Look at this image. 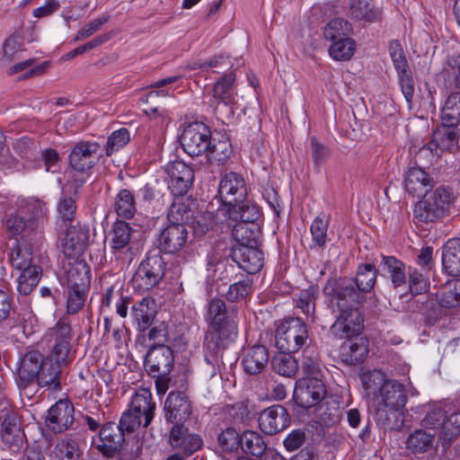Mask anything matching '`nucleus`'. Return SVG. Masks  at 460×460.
<instances>
[{
    "label": "nucleus",
    "mask_w": 460,
    "mask_h": 460,
    "mask_svg": "<svg viewBox=\"0 0 460 460\" xmlns=\"http://www.w3.org/2000/svg\"><path fill=\"white\" fill-rule=\"evenodd\" d=\"M323 293L327 308L336 317L330 328L332 334L338 339L359 335L364 325L358 305L364 302V296L356 291L354 282L346 279H330Z\"/></svg>",
    "instance_id": "obj_1"
},
{
    "label": "nucleus",
    "mask_w": 460,
    "mask_h": 460,
    "mask_svg": "<svg viewBox=\"0 0 460 460\" xmlns=\"http://www.w3.org/2000/svg\"><path fill=\"white\" fill-rule=\"evenodd\" d=\"M205 319L208 330L205 336V347L215 349L218 346H228L238 336L237 312L227 307L220 298L211 299L207 306Z\"/></svg>",
    "instance_id": "obj_2"
},
{
    "label": "nucleus",
    "mask_w": 460,
    "mask_h": 460,
    "mask_svg": "<svg viewBox=\"0 0 460 460\" xmlns=\"http://www.w3.org/2000/svg\"><path fill=\"white\" fill-rule=\"evenodd\" d=\"M456 199L457 196L451 187L440 185L414 204L412 218L425 225L442 222L452 213Z\"/></svg>",
    "instance_id": "obj_3"
},
{
    "label": "nucleus",
    "mask_w": 460,
    "mask_h": 460,
    "mask_svg": "<svg viewBox=\"0 0 460 460\" xmlns=\"http://www.w3.org/2000/svg\"><path fill=\"white\" fill-rule=\"evenodd\" d=\"M376 419L385 429H397L403 422L402 411L408 397L405 386L394 379H388L376 398Z\"/></svg>",
    "instance_id": "obj_4"
},
{
    "label": "nucleus",
    "mask_w": 460,
    "mask_h": 460,
    "mask_svg": "<svg viewBox=\"0 0 460 460\" xmlns=\"http://www.w3.org/2000/svg\"><path fill=\"white\" fill-rule=\"evenodd\" d=\"M421 426L438 432V441L447 449L460 433V412L448 414L441 406L433 405L422 419Z\"/></svg>",
    "instance_id": "obj_5"
},
{
    "label": "nucleus",
    "mask_w": 460,
    "mask_h": 460,
    "mask_svg": "<svg viewBox=\"0 0 460 460\" xmlns=\"http://www.w3.org/2000/svg\"><path fill=\"white\" fill-rule=\"evenodd\" d=\"M307 340V325L299 317L286 318L277 325L275 345L281 352H296Z\"/></svg>",
    "instance_id": "obj_6"
},
{
    "label": "nucleus",
    "mask_w": 460,
    "mask_h": 460,
    "mask_svg": "<svg viewBox=\"0 0 460 460\" xmlns=\"http://www.w3.org/2000/svg\"><path fill=\"white\" fill-rule=\"evenodd\" d=\"M155 411V403L152 401V395L148 391L137 393L132 397L130 408L124 412L117 424L120 430L128 433L133 432L141 424V418H145L144 427H147L153 420Z\"/></svg>",
    "instance_id": "obj_7"
},
{
    "label": "nucleus",
    "mask_w": 460,
    "mask_h": 460,
    "mask_svg": "<svg viewBox=\"0 0 460 460\" xmlns=\"http://www.w3.org/2000/svg\"><path fill=\"white\" fill-rule=\"evenodd\" d=\"M165 269V262L159 252L148 253L132 278L134 288L139 292L152 289L164 278Z\"/></svg>",
    "instance_id": "obj_8"
},
{
    "label": "nucleus",
    "mask_w": 460,
    "mask_h": 460,
    "mask_svg": "<svg viewBox=\"0 0 460 460\" xmlns=\"http://www.w3.org/2000/svg\"><path fill=\"white\" fill-rule=\"evenodd\" d=\"M211 132L202 122H194L185 128L181 136V146L190 156L207 154L210 146Z\"/></svg>",
    "instance_id": "obj_9"
},
{
    "label": "nucleus",
    "mask_w": 460,
    "mask_h": 460,
    "mask_svg": "<svg viewBox=\"0 0 460 460\" xmlns=\"http://www.w3.org/2000/svg\"><path fill=\"white\" fill-rule=\"evenodd\" d=\"M325 394L326 388L322 378L303 376L296 382L294 399L299 407L309 409L322 402Z\"/></svg>",
    "instance_id": "obj_10"
},
{
    "label": "nucleus",
    "mask_w": 460,
    "mask_h": 460,
    "mask_svg": "<svg viewBox=\"0 0 460 460\" xmlns=\"http://www.w3.org/2000/svg\"><path fill=\"white\" fill-rule=\"evenodd\" d=\"M174 366L172 349L164 344H155L150 348L145 358V367L153 376H169Z\"/></svg>",
    "instance_id": "obj_11"
},
{
    "label": "nucleus",
    "mask_w": 460,
    "mask_h": 460,
    "mask_svg": "<svg viewBox=\"0 0 460 460\" xmlns=\"http://www.w3.org/2000/svg\"><path fill=\"white\" fill-rule=\"evenodd\" d=\"M438 149L451 153L460 149V128L442 123L432 135L430 142L420 147V152L429 151L431 154Z\"/></svg>",
    "instance_id": "obj_12"
},
{
    "label": "nucleus",
    "mask_w": 460,
    "mask_h": 460,
    "mask_svg": "<svg viewBox=\"0 0 460 460\" xmlns=\"http://www.w3.org/2000/svg\"><path fill=\"white\" fill-rule=\"evenodd\" d=\"M102 149L98 143L80 141L76 143L69 154V164L77 172H85L98 162Z\"/></svg>",
    "instance_id": "obj_13"
},
{
    "label": "nucleus",
    "mask_w": 460,
    "mask_h": 460,
    "mask_svg": "<svg viewBox=\"0 0 460 460\" xmlns=\"http://www.w3.org/2000/svg\"><path fill=\"white\" fill-rule=\"evenodd\" d=\"M125 443V434L113 422H108L102 427L98 438L93 439V444L103 456L112 457L119 453Z\"/></svg>",
    "instance_id": "obj_14"
},
{
    "label": "nucleus",
    "mask_w": 460,
    "mask_h": 460,
    "mask_svg": "<svg viewBox=\"0 0 460 460\" xmlns=\"http://www.w3.org/2000/svg\"><path fill=\"white\" fill-rule=\"evenodd\" d=\"M45 357L37 349L26 351L19 359L16 384L18 387L26 388L35 383V378Z\"/></svg>",
    "instance_id": "obj_15"
},
{
    "label": "nucleus",
    "mask_w": 460,
    "mask_h": 460,
    "mask_svg": "<svg viewBox=\"0 0 460 460\" xmlns=\"http://www.w3.org/2000/svg\"><path fill=\"white\" fill-rule=\"evenodd\" d=\"M258 421L262 432L274 435L289 426L290 415L286 407L274 404L261 411Z\"/></svg>",
    "instance_id": "obj_16"
},
{
    "label": "nucleus",
    "mask_w": 460,
    "mask_h": 460,
    "mask_svg": "<svg viewBox=\"0 0 460 460\" xmlns=\"http://www.w3.org/2000/svg\"><path fill=\"white\" fill-rule=\"evenodd\" d=\"M188 230L182 224H169L157 237V248L160 252L175 254L186 244Z\"/></svg>",
    "instance_id": "obj_17"
},
{
    "label": "nucleus",
    "mask_w": 460,
    "mask_h": 460,
    "mask_svg": "<svg viewBox=\"0 0 460 460\" xmlns=\"http://www.w3.org/2000/svg\"><path fill=\"white\" fill-rule=\"evenodd\" d=\"M218 193L222 202L227 207L243 201L247 197L243 178L233 172L226 173L220 181Z\"/></svg>",
    "instance_id": "obj_18"
},
{
    "label": "nucleus",
    "mask_w": 460,
    "mask_h": 460,
    "mask_svg": "<svg viewBox=\"0 0 460 460\" xmlns=\"http://www.w3.org/2000/svg\"><path fill=\"white\" fill-rule=\"evenodd\" d=\"M164 417L168 422L182 423L192 413L189 396L183 392H171L164 402Z\"/></svg>",
    "instance_id": "obj_19"
},
{
    "label": "nucleus",
    "mask_w": 460,
    "mask_h": 460,
    "mask_svg": "<svg viewBox=\"0 0 460 460\" xmlns=\"http://www.w3.org/2000/svg\"><path fill=\"white\" fill-rule=\"evenodd\" d=\"M49 341L52 344V357L58 362H66L71 349V327L64 320H59L49 330Z\"/></svg>",
    "instance_id": "obj_20"
},
{
    "label": "nucleus",
    "mask_w": 460,
    "mask_h": 460,
    "mask_svg": "<svg viewBox=\"0 0 460 460\" xmlns=\"http://www.w3.org/2000/svg\"><path fill=\"white\" fill-rule=\"evenodd\" d=\"M167 171L171 180L168 188L172 194L178 197L187 194L194 180L192 168L181 161H175L169 164Z\"/></svg>",
    "instance_id": "obj_21"
},
{
    "label": "nucleus",
    "mask_w": 460,
    "mask_h": 460,
    "mask_svg": "<svg viewBox=\"0 0 460 460\" xmlns=\"http://www.w3.org/2000/svg\"><path fill=\"white\" fill-rule=\"evenodd\" d=\"M232 260L248 274H255L263 266L264 256L258 246L234 245L231 251Z\"/></svg>",
    "instance_id": "obj_22"
},
{
    "label": "nucleus",
    "mask_w": 460,
    "mask_h": 460,
    "mask_svg": "<svg viewBox=\"0 0 460 460\" xmlns=\"http://www.w3.org/2000/svg\"><path fill=\"white\" fill-rule=\"evenodd\" d=\"M134 230L124 220L114 222L110 233V247L112 253L118 258L132 255L131 238Z\"/></svg>",
    "instance_id": "obj_23"
},
{
    "label": "nucleus",
    "mask_w": 460,
    "mask_h": 460,
    "mask_svg": "<svg viewBox=\"0 0 460 460\" xmlns=\"http://www.w3.org/2000/svg\"><path fill=\"white\" fill-rule=\"evenodd\" d=\"M74 421V407L66 400L58 401L48 411L47 427L54 433H62L69 429Z\"/></svg>",
    "instance_id": "obj_24"
},
{
    "label": "nucleus",
    "mask_w": 460,
    "mask_h": 460,
    "mask_svg": "<svg viewBox=\"0 0 460 460\" xmlns=\"http://www.w3.org/2000/svg\"><path fill=\"white\" fill-rule=\"evenodd\" d=\"M434 184V179L420 167H410L403 174L405 191L414 197L422 198Z\"/></svg>",
    "instance_id": "obj_25"
},
{
    "label": "nucleus",
    "mask_w": 460,
    "mask_h": 460,
    "mask_svg": "<svg viewBox=\"0 0 460 460\" xmlns=\"http://www.w3.org/2000/svg\"><path fill=\"white\" fill-rule=\"evenodd\" d=\"M269 362V351L264 345L247 346L242 349L241 365L251 376L261 374Z\"/></svg>",
    "instance_id": "obj_26"
},
{
    "label": "nucleus",
    "mask_w": 460,
    "mask_h": 460,
    "mask_svg": "<svg viewBox=\"0 0 460 460\" xmlns=\"http://www.w3.org/2000/svg\"><path fill=\"white\" fill-rule=\"evenodd\" d=\"M340 348V358L346 365L361 364L368 354V341L363 337L347 338Z\"/></svg>",
    "instance_id": "obj_27"
},
{
    "label": "nucleus",
    "mask_w": 460,
    "mask_h": 460,
    "mask_svg": "<svg viewBox=\"0 0 460 460\" xmlns=\"http://www.w3.org/2000/svg\"><path fill=\"white\" fill-rule=\"evenodd\" d=\"M377 270L381 276L391 280L395 289L406 287L405 265L396 257L382 255Z\"/></svg>",
    "instance_id": "obj_28"
},
{
    "label": "nucleus",
    "mask_w": 460,
    "mask_h": 460,
    "mask_svg": "<svg viewBox=\"0 0 460 460\" xmlns=\"http://www.w3.org/2000/svg\"><path fill=\"white\" fill-rule=\"evenodd\" d=\"M349 16L357 22L372 23L382 18V10L374 0H350Z\"/></svg>",
    "instance_id": "obj_29"
},
{
    "label": "nucleus",
    "mask_w": 460,
    "mask_h": 460,
    "mask_svg": "<svg viewBox=\"0 0 460 460\" xmlns=\"http://www.w3.org/2000/svg\"><path fill=\"white\" fill-rule=\"evenodd\" d=\"M1 437L4 444L10 450H19L25 438L23 430L18 418L14 415H6L2 422Z\"/></svg>",
    "instance_id": "obj_30"
},
{
    "label": "nucleus",
    "mask_w": 460,
    "mask_h": 460,
    "mask_svg": "<svg viewBox=\"0 0 460 460\" xmlns=\"http://www.w3.org/2000/svg\"><path fill=\"white\" fill-rule=\"evenodd\" d=\"M60 363L45 358L35 378L37 386L55 391L60 390Z\"/></svg>",
    "instance_id": "obj_31"
},
{
    "label": "nucleus",
    "mask_w": 460,
    "mask_h": 460,
    "mask_svg": "<svg viewBox=\"0 0 460 460\" xmlns=\"http://www.w3.org/2000/svg\"><path fill=\"white\" fill-rule=\"evenodd\" d=\"M442 266L447 275L460 277V238L449 239L443 245Z\"/></svg>",
    "instance_id": "obj_32"
},
{
    "label": "nucleus",
    "mask_w": 460,
    "mask_h": 460,
    "mask_svg": "<svg viewBox=\"0 0 460 460\" xmlns=\"http://www.w3.org/2000/svg\"><path fill=\"white\" fill-rule=\"evenodd\" d=\"M89 230L81 226H70L64 240L65 252L69 256L82 253L89 241Z\"/></svg>",
    "instance_id": "obj_33"
},
{
    "label": "nucleus",
    "mask_w": 460,
    "mask_h": 460,
    "mask_svg": "<svg viewBox=\"0 0 460 460\" xmlns=\"http://www.w3.org/2000/svg\"><path fill=\"white\" fill-rule=\"evenodd\" d=\"M314 407L315 421L322 427H332L341 420L342 411L336 401H322Z\"/></svg>",
    "instance_id": "obj_34"
},
{
    "label": "nucleus",
    "mask_w": 460,
    "mask_h": 460,
    "mask_svg": "<svg viewBox=\"0 0 460 460\" xmlns=\"http://www.w3.org/2000/svg\"><path fill=\"white\" fill-rule=\"evenodd\" d=\"M227 215L230 219L236 221V223L250 224L257 223V220L261 217V211L256 204L245 198L243 201L228 207Z\"/></svg>",
    "instance_id": "obj_35"
},
{
    "label": "nucleus",
    "mask_w": 460,
    "mask_h": 460,
    "mask_svg": "<svg viewBox=\"0 0 460 460\" xmlns=\"http://www.w3.org/2000/svg\"><path fill=\"white\" fill-rule=\"evenodd\" d=\"M233 237L237 242L236 245L258 246L261 228L258 223H236L232 231Z\"/></svg>",
    "instance_id": "obj_36"
},
{
    "label": "nucleus",
    "mask_w": 460,
    "mask_h": 460,
    "mask_svg": "<svg viewBox=\"0 0 460 460\" xmlns=\"http://www.w3.org/2000/svg\"><path fill=\"white\" fill-rule=\"evenodd\" d=\"M240 449L246 455H251L260 458L266 454L270 447H268L263 437L253 430H244L242 433V444Z\"/></svg>",
    "instance_id": "obj_37"
},
{
    "label": "nucleus",
    "mask_w": 460,
    "mask_h": 460,
    "mask_svg": "<svg viewBox=\"0 0 460 460\" xmlns=\"http://www.w3.org/2000/svg\"><path fill=\"white\" fill-rule=\"evenodd\" d=\"M293 352H281L273 356L270 364L272 370L282 376L295 377L298 371V362L292 356Z\"/></svg>",
    "instance_id": "obj_38"
},
{
    "label": "nucleus",
    "mask_w": 460,
    "mask_h": 460,
    "mask_svg": "<svg viewBox=\"0 0 460 460\" xmlns=\"http://www.w3.org/2000/svg\"><path fill=\"white\" fill-rule=\"evenodd\" d=\"M378 270L374 264L365 263L358 268L355 278L356 291L360 292L366 299L365 294L369 292L375 286Z\"/></svg>",
    "instance_id": "obj_39"
},
{
    "label": "nucleus",
    "mask_w": 460,
    "mask_h": 460,
    "mask_svg": "<svg viewBox=\"0 0 460 460\" xmlns=\"http://www.w3.org/2000/svg\"><path fill=\"white\" fill-rule=\"evenodd\" d=\"M318 297V289L314 286L302 289L297 294L296 306L311 323L315 322V305Z\"/></svg>",
    "instance_id": "obj_40"
},
{
    "label": "nucleus",
    "mask_w": 460,
    "mask_h": 460,
    "mask_svg": "<svg viewBox=\"0 0 460 460\" xmlns=\"http://www.w3.org/2000/svg\"><path fill=\"white\" fill-rule=\"evenodd\" d=\"M153 303V300L145 297L132 306L133 318L141 332L148 330L154 323L155 311L150 308Z\"/></svg>",
    "instance_id": "obj_41"
},
{
    "label": "nucleus",
    "mask_w": 460,
    "mask_h": 460,
    "mask_svg": "<svg viewBox=\"0 0 460 460\" xmlns=\"http://www.w3.org/2000/svg\"><path fill=\"white\" fill-rule=\"evenodd\" d=\"M66 274L67 288L89 289L91 277L86 264L76 263L69 268Z\"/></svg>",
    "instance_id": "obj_42"
},
{
    "label": "nucleus",
    "mask_w": 460,
    "mask_h": 460,
    "mask_svg": "<svg viewBox=\"0 0 460 460\" xmlns=\"http://www.w3.org/2000/svg\"><path fill=\"white\" fill-rule=\"evenodd\" d=\"M113 208L118 217L124 219L132 218L137 212L135 196L129 190H120L115 198Z\"/></svg>",
    "instance_id": "obj_43"
},
{
    "label": "nucleus",
    "mask_w": 460,
    "mask_h": 460,
    "mask_svg": "<svg viewBox=\"0 0 460 460\" xmlns=\"http://www.w3.org/2000/svg\"><path fill=\"white\" fill-rule=\"evenodd\" d=\"M217 446L223 453L237 454L242 444V433L234 428L226 427L217 434Z\"/></svg>",
    "instance_id": "obj_44"
},
{
    "label": "nucleus",
    "mask_w": 460,
    "mask_h": 460,
    "mask_svg": "<svg viewBox=\"0 0 460 460\" xmlns=\"http://www.w3.org/2000/svg\"><path fill=\"white\" fill-rule=\"evenodd\" d=\"M359 378L367 396H373L375 399L378 396L381 388L388 380L384 372L376 369L361 373Z\"/></svg>",
    "instance_id": "obj_45"
},
{
    "label": "nucleus",
    "mask_w": 460,
    "mask_h": 460,
    "mask_svg": "<svg viewBox=\"0 0 460 460\" xmlns=\"http://www.w3.org/2000/svg\"><path fill=\"white\" fill-rule=\"evenodd\" d=\"M210 146L207 151V157L211 163L216 162L218 164H225L231 156L232 146L228 138L212 137Z\"/></svg>",
    "instance_id": "obj_46"
},
{
    "label": "nucleus",
    "mask_w": 460,
    "mask_h": 460,
    "mask_svg": "<svg viewBox=\"0 0 460 460\" xmlns=\"http://www.w3.org/2000/svg\"><path fill=\"white\" fill-rule=\"evenodd\" d=\"M435 433H428L423 429H417L411 433L406 440V447L414 454L424 453L433 446Z\"/></svg>",
    "instance_id": "obj_47"
},
{
    "label": "nucleus",
    "mask_w": 460,
    "mask_h": 460,
    "mask_svg": "<svg viewBox=\"0 0 460 460\" xmlns=\"http://www.w3.org/2000/svg\"><path fill=\"white\" fill-rule=\"evenodd\" d=\"M442 123L451 126H459L460 124V92H456L448 95L444 107L441 111Z\"/></svg>",
    "instance_id": "obj_48"
},
{
    "label": "nucleus",
    "mask_w": 460,
    "mask_h": 460,
    "mask_svg": "<svg viewBox=\"0 0 460 460\" xmlns=\"http://www.w3.org/2000/svg\"><path fill=\"white\" fill-rule=\"evenodd\" d=\"M41 269L33 265L22 270L18 277L17 289L21 295H29L39 283Z\"/></svg>",
    "instance_id": "obj_49"
},
{
    "label": "nucleus",
    "mask_w": 460,
    "mask_h": 460,
    "mask_svg": "<svg viewBox=\"0 0 460 460\" xmlns=\"http://www.w3.org/2000/svg\"><path fill=\"white\" fill-rule=\"evenodd\" d=\"M438 304L447 308H455L460 305V279L448 282L445 288L437 295Z\"/></svg>",
    "instance_id": "obj_50"
},
{
    "label": "nucleus",
    "mask_w": 460,
    "mask_h": 460,
    "mask_svg": "<svg viewBox=\"0 0 460 460\" xmlns=\"http://www.w3.org/2000/svg\"><path fill=\"white\" fill-rule=\"evenodd\" d=\"M352 31V25L347 20L335 18L330 21L324 28L323 35L326 40L336 41L347 38Z\"/></svg>",
    "instance_id": "obj_51"
},
{
    "label": "nucleus",
    "mask_w": 460,
    "mask_h": 460,
    "mask_svg": "<svg viewBox=\"0 0 460 460\" xmlns=\"http://www.w3.org/2000/svg\"><path fill=\"white\" fill-rule=\"evenodd\" d=\"M235 81V75L232 72L223 75L215 84L210 100H224L235 98L233 84Z\"/></svg>",
    "instance_id": "obj_52"
},
{
    "label": "nucleus",
    "mask_w": 460,
    "mask_h": 460,
    "mask_svg": "<svg viewBox=\"0 0 460 460\" xmlns=\"http://www.w3.org/2000/svg\"><path fill=\"white\" fill-rule=\"evenodd\" d=\"M301 367L304 376L322 378L320 358L313 348L307 347L304 349Z\"/></svg>",
    "instance_id": "obj_53"
},
{
    "label": "nucleus",
    "mask_w": 460,
    "mask_h": 460,
    "mask_svg": "<svg viewBox=\"0 0 460 460\" xmlns=\"http://www.w3.org/2000/svg\"><path fill=\"white\" fill-rule=\"evenodd\" d=\"M227 346H218V348L212 349L205 347V362L206 366L203 370L207 376L209 378L214 377L219 371L220 366L223 363V351Z\"/></svg>",
    "instance_id": "obj_54"
},
{
    "label": "nucleus",
    "mask_w": 460,
    "mask_h": 460,
    "mask_svg": "<svg viewBox=\"0 0 460 460\" xmlns=\"http://www.w3.org/2000/svg\"><path fill=\"white\" fill-rule=\"evenodd\" d=\"M355 41L347 37L334 41L330 47V55L336 60H349L354 55Z\"/></svg>",
    "instance_id": "obj_55"
},
{
    "label": "nucleus",
    "mask_w": 460,
    "mask_h": 460,
    "mask_svg": "<svg viewBox=\"0 0 460 460\" xmlns=\"http://www.w3.org/2000/svg\"><path fill=\"white\" fill-rule=\"evenodd\" d=\"M54 452L58 460H78L81 455L78 443L72 438L59 441Z\"/></svg>",
    "instance_id": "obj_56"
},
{
    "label": "nucleus",
    "mask_w": 460,
    "mask_h": 460,
    "mask_svg": "<svg viewBox=\"0 0 460 460\" xmlns=\"http://www.w3.org/2000/svg\"><path fill=\"white\" fill-rule=\"evenodd\" d=\"M192 210L190 206L182 202L181 200H174L168 210L167 218L171 224H182L186 226L189 220L191 218Z\"/></svg>",
    "instance_id": "obj_57"
},
{
    "label": "nucleus",
    "mask_w": 460,
    "mask_h": 460,
    "mask_svg": "<svg viewBox=\"0 0 460 460\" xmlns=\"http://www.w3.org/2000/svg\"><path fill=\"white\" fill-rule=\"evenodd\" d=\"M209 106L213 109L214 114L223 122L234 117L235 110V98L224 100H209Z\"/></svg>",
    "instance_id": "obj_58"
},
{
    "label": "nucleus",
    "mask_w": 460,
    "mask_h": 460,
    "mask_svg": "<svg viewBox=\"0 0 460 460\" xmlns=\"http://www.w3.org/2000/svg\"><path fill=\"white\" fill-rule=\"evenodd\" d=\"M252 289V280L245 278L229 286L226 297L230 302H237L247 297Z\"/></svg>",
    "instance_id": "obj_59"
},
{
    "label": "nucleus",
    "mask_w": 460,
    "mask_h": 460,
    "mask_svg": "<svg viewBox=\"0 0 460 460\" xmlns=\"http://www.w3.org/2000/svg\"><path fill=\"white\" fill-rule=\"evenodd\" d=\"M409 282H406V287H402L408 289L411 295L416 296L428 291L429 283L425 276L419 272L416 269H409Z\"/></svg>",
    "instance_id": "obj_60"
},
{
    "label": "nucleus",
    "mask_w": 460,
    "mask_h": 460,
    "mask_svg": "<svg viewBox=\"0 0 460 460\" xmlns=\"http://www.w3.org/2000/svg\"><path fill=\"white\" fill-rule=\"evenodd\" d=\"M389 53L397 75L411 72L404 51L398 40H392L389 44Z\"/></svg>",
    "instance_id": "obj_61"
},
{
    "label": "nucleus",
    "mask_w": 460,
    "mask_h": 460,
    "mask_svg": "<svg viewBox=\"0 0 460 460\" xmlns=\"http://www.w3.org/2000/svg\"><path fill=\"white\" fill-rule=\"evenodd\" d=\"M129 140L130 136L127 128H121L114 131L108 138L106 155H111L114 152L125 146Z\"/></svg>",
    "instance_id": "obj_62"
},
{
    "label": "nucleus",
    "mask_w": 460,
    "mask_h": 460,
    "mask_svg": "<svg viewBox=\"0 0 460 460\" xmlns=\"http://www.w3.org/2000/svg\"><path fill=\"white\" fill-rule=\"evenodd\" d=\"M328 226L329 220L320 216L315 217L311 225L313 241L320 247L326 243Z\"/></svg>",
    "instance_id": "obj_63"
},
{
    "label": "nucleus",
    "mask_w": 460,
    "mask_h": 460,
    "mask_svg": "<svg viewBox=\"0 0 460 460\" xmlns=\"http://www.w3.org/2000/svg\"><path fill=\"white\" fill-rule=\"evenodd\" d=\"M87 292L88 290L68 288L66 301V310L68 314H75L83 308L86 299Z\"/></svg>",
    "instance_id": "obj_64"
}]
</instances>
